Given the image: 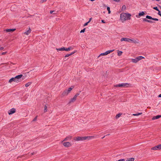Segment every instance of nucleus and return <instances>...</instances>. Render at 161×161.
<instances>
[{
  "instance_id": "f257e3e1",
  "label": "nucleus",
  "mask_w": 161,
  "mask_h": 161,
  "mask_svg": "<svg viewBox=\"0 0 161 161\" xmlns=\"http://www.w3.org/2000/svg\"><path fill=\"white\" fill-rule=\"evenodd\" d=\"M131 15L130 14L123 13L120 14V18L121 22L123 23L127 20L130 19Z\"/></svg>"
},
{
  "instance_id": "f03ea898",
  "label": "nucleus",
  "mask_w": 161,
  "mask_h": 161,
  "mask_svg": "<svg viewBox=\"0 0 161 161\" xmlns=\"http://www.w3.org/2000/svg\"><path fill=\"white\" fill-rule=\"evenodd\" d=\"M23 76L22 75H20L16 76L15 77L11 78L8 81L9 83H11L13 81L17 83L19 82V79Z\"/></svg>"
},
{
  "instance_id": "7ed1b4c3",
  "label": "nucleus",
  "mask_w": 161,
  "mask_h": 161,
  "mask_svg": "<svg viewBox=\"0 0 161 161\" xmlns=\"http://www.w3.org/2000/svg\"><path fill=\"white\" fill-rule=\"evenodd\" d=\"M120 41L121 42L124 41L129 42H131L132 43H139V41L137 39H136V40H134L133 39H130V38H122L120 40Z\"/></svg>"
},
{
  "instance_id": "20e7f679",
  "label": "nucleus",
  "mask_w": 161,
  "mask_h": 161,
  "mask_svg": "<svg viewBox=\"0 0 161 161\" xmlns=\"http://www.w3.org/2000/svg\"><path fill=\"white\" fill-rule=\"evenodd\" d=\"M91 136H84V137H76V138L75 139V140L77 141H83L88 139H89L91 138Z\"/></svg>"
},
{
  "instance_id": "39448f33",
  "label": "nucleus",
  "mask_w": 161,
  "mask_h": 161,
  "mask_svg": "<svg viewBox=\"0 0 161 161\" xmlns=\"http://www.w3.org/2000/svg\"><path fill=\"white\" fill-rule=\"evenodd\" d=\"M144 58L142 56H139L135 58H132L131 59V61L133 63H137L138 61Z\"/></svg>"
},
{
  "instance_id": "423d86ee",
  "label": "nucleus",
  "mask_w": 161,
  "mask_h": 161,
  "mask_svg": "<svg viewBox=\"0 0 161 161\" xmlns=\"http://www.w3.org/2000/svg\"><path fill=\"white\" fill-rule=\"evenodd\" d=\"M130 85L128 83H122L120 84L117 85L115 86H116L118 87H128Z\"/></svg>"
},
{
  "instance_id": "0eeeda50",
  "label": "nucleus",
  "mask_w": 161,
  "mask_h": 161,
  "mask_svg": "<svg viewBox=\"0 0 161 161\" xmlns=\"http://www.w3.org/2000/svg\"><path fill=\"white\" fill-rule=\"evenodd\" d=\"M153 150H158L161 149V144L158 145L151 148Z\"/></svg>"
},
{
  "instance_id": "6e6552de",
  "label": "nucleus",
  "mask_w": 161,
  "mask_h": 161,
  "mask_svg": "<svg viewBox=\"0 0 161 161\" xmlns=\"http://www.w3.org/2000/svg\"><path fill=\"white\" fill-rule=\"evenodd\" d=\"M63 145L66 147H69L71 145L70 143L69 142H64L63 143Z\"/></svg>"
},
{
  "instance_id": "1a4fd4ad",
  "label": "nucleus",
  "mask_w": 161,
  "mask_h": 161,
  "mask_svg": "<svg viewBox=\"0 0 161 161\" xmlns=\"http://www.w3.org/2000/svg\"><path fill=\"white\" fill-rule=\"evenodd\" d=\"M15 109L14 108H12L8 111V113L9 114H11L15 112Z\"/></svg>"
},
{
  "instance_id": "9d476101",
  "label": "nucleus",
  "mask_w": 161,
  "mask_h": 161,
  "mask_svg": "<svg viewBox=\"0 0 161 161\" xmlns=\"http://www.w3.org/2000/svg\"><path fill=\"white\" fill-rule=\"evenodd\" d=\"M31 32V30L30 28H29V29L26 30L25 32L24 33V34L28 35L29 34H30Z\"/></svg>"
},
{
  "instance_id": "9b49d317",
  "label": "nucleus",
  "mask_w": 161,
  "mask_h": 161,
  "mask_svg": "<svg viewBox=\"0 0 161 161\" xmlns=\"http://www.w3.org/2000/svg\"><path fill=\"white\" fill-rule=\"evenodd\" d=\"M76 99V96H74L69 101V103H71L74 102L75 101Z\"/></svg>"
},
{
  "instance_id": "f8f14e48",
  "label": "nucleus",
  "mask_w": 161,
  "mask_h": 161,
  "mask_svg": "<svg viewBox=\"0 0 161 161\" xmlns=\"http://www.w3.org/2000/svg\"><path fill=\"white\" fill-rule=\"evenodd\" d=\"M160 117H161V115H158L155 116L153 117V118H152V119L155 120L156 119H157L159 118Z\"/></svg>"
},
{
  "instance_id": "ddd939ff",
  "label": "nucleus",
  "mask_w": 161,
  "mask_h": 161,
  "mask_svg": "<svg viewBox=\"0 0 161 161\" xmlns=\"http://www.w3.org/2000/svg\"><path fill=\"white\" fill-rule=\"evenodd\" d=\"M145 14L144 12L143 11L142 12L140 13L139 14V15H136V17L137 18H139V16H141L144 15Z\"/></svg>"
},
{
  "instance_id": "4468645a",
  "label": "nucleus",
  "mask_w": 161,
  "mask_h": 161,
  "mask_svg": "<svg viewBox=\"0 0 161 161\" xmlns=\"http://www.w3.org/2000/svg\"><path fill=\"white\" fill-rule=\"evenodd\" d=\"M69 92H68V91L67 90H65L64 92L62 93V95L63 96L67 95L69 93Z\"/></svg>"
},
{
  "instance_id": "2eb2a0df",
  "label": "nucleus",
  "mask_w": 161,
  "mask_h": 161,
  "mask_svg": "<svg viewBox=\"0 0 161 161\" xmlns=\"http://www.w3.org/2000/svg\"><path fill=\"white\" fill-rule=\"evenodd\" d=\"M72 49V48L71 47H68L67 48L64 47V51H69Z\"/></svg>"
},
{
  "instance_id": "dca6fc26",
  "label": "nucleus",
  "mask_w": 161,
  "mask_h": 161,
  "mask_svg": "<svg viewBox=\"0 0 161 161\" xmlns=\"http://www.w3.org/2000/svg\"><path fill=\"white\" fill-rule=\"evenodd\" d=\"M15 30V29H8L6 30L5 31L6 32H13Z\"/></svg>"
},
{
  "instance_id": "f3484780",
  "label": "nucleus",
  "mask_w": 161,
  "mask_h": 161,
  "mask_svg": "<svg viewBox=\"0 0 161 161\" xmlns=\"http://www.w3.org/2000/svg\"><path fill=\"white\" fill-rule=\"evenodd\" d=\"M71 136H68L66 137V138H65L64 140L63 141V142L64 141H68L69 140H70L71 139Z\"/></svg>"
},
{
  "instance_id": "a211bd4d",
  "label": "nucleus",
  "mask_w": 161,
  "mask_h": 161,
  "mask_svg": "<svg viewBox=\"0 0 161 161\" xmlns=\"http://www.w3.org/2000/svg\"><path fill=\"white\" fill-rule=\"evenodd\" d=\"M75 52H73L69 54H67L65 56V57H67L71 56L75 53Z\"/></svg>"
},
{
  "instance_id": "6ab92c4d",
  "label": "nucleus",
  "mask_w": 161,
  "mask_h": 161,
  "mask_svg": "<svg viewBox=\"0 0 161 161\" xmlns=\"http://www.w3.org/2000/svg\"><path fill=\"white\" fill-rule=\"evenodd\" d=\"M126 9V7L125 5H123L122 7L121 10L124 11Z\"/></svg>"
},
{
  "instance_id": "aec40b11",
  "label": "nucleus",
  "mask_w": 161,
  "mask_h": 161,
  "mask_svg": "<svg viewBox=\"0 0 161 161\" xmlns=\"http://www.w3.org/2000/svg\"><path fill=\"white\" fill-rule=\"evenodd\" d=\"M114 50H108V51H106V53L107 55H108V54L110 53H111L112 52H113Z\"/></svg>"
},
{
  "instance_id": "412c9836",
  "label": "nucleus",
  "mask_w": 161,
  "mask_h": 161,
  "mask_svg": "<svg viewBox=\"0 0 161 161\" xmlns=\"http://www.w3.org/2000/svg\"><path fill=\"white\" fill-rule=\"evenodd\" d=\"M31 83H32V82H28L27 83H26L25 84V86L26 87H27L29 86L30 85H31Z\"/></svg>"
},
{
  "instance_id": "4be33fe9",
  "label": "nucleus",
  "mask_w": 161,
  "mask_h": 161,
  "mask_svg": "<svg viewBox=\"0 0 161 161\" xmlns=\"http://www.w3.org/2000/svg\"><path fill=\"white\" fill-rule=\"evenodd\" d=\"M56 49L57 51H64V47H63L60 48H56Z\"/></svg>"
},
{
  "instance_id": "5701e85b",
  "label": "nucleus",
  "mask_w": 161,
  "mask_h": 161,
  "mask_svg": "<svg viewBox=\"0 0 161 161\" xmlns=\"http://www.w3.org/2000/svg\"><path fill=\"white\" fill-rule=\"evenodd\" d=\"M122 53H123V52L121 51H118V56H120L122 55Z\"/></svg>"
},
{
  "instance_id": "b1692460",
  "label": "nucleus",
  "mask_w": 161,
  "mask_h": 161,
  "mask_svg": "<svg viewBox=\"0 0 161 161\" xmlns=\"http://www.w3.org/2000/svg\"><path fill=\"white\" fill-rule=\"evenodd\" d=\"M146 18L149 19H153V18L152 17L149 16V15H147L146 16Z\"/></svg>"
},
{
  "instance_id": "393cba45",
  "label": "nucleus",
  "mask_w": 161,
  "mask_h": 161,
  "mask_svg": "<svg viewBox=\"0 0 161 161\" xmlns=\"http://www.w3.org/2000/svg\"><path fill=\"white\" fill-rule=\"evenodd\" d=\"M121 114H117V115H116V116H115L116 118L117 119L118 118L121 116Z\"/></svg>"
},
{
  "instance_id": "a878e982",
  "label": "nucleus",
  "mask_w": 161,
  "mask_h": 161,
  "mask_svg": "<svg viewBox=\"0 0 161 161\" xmlns=\"http://www.w3.org/2000/svg\"><path fill=\"white\" fill-rule=\"evenodd\" d=\"M107 55L106 53V52H105V53H101L100 54V55L98 57H99L100 56H105V55Z\"/></svg>"
},
{
  "instance_id": "bb28decb",
  "label": "nucleus",
  "mask_w": 161,
  "mask_h": 161,
  "mask_svg": "<svg viewBox=\"0 0 161 161\" xmlns=\"http://www.w3.org/2000/svg\"><path fill=\"white\" fill-rule=\"evenodd\" d=\"M73 88H73L69 87L68 88V90H67L68 91V92H69V93Z\"/></svg>"
},
{
  "instance_id": "cd10ccee",
  "label": "nucleus",
  "mask_w": 161,
  "mask_h": 161,
  "mask_svg": "<svg viewBox=\"0 0 161 161\" xmlns=\"http://www.w3.org/2000/svg\"><path fill=\"white\" fill-rule=\"evenodd\" d=\"M142 114V113H139L138 114H132L133 116H138L140 115H141Z\"/></svg>"
},
{
  "instance_id": "c85d7f7f",
  "label": "nucleus",
  "mask_w": 161,
  "mask_h": 161,
  "mask_svg": "<svg viewBox=\"0 0 161 161\" xmlns=\"http://www.w3.org/2000/svg\"><path fill=\"white\" fill-rule=\"evenodd\" d=\"M44 112H46L47 111V106L46 105H44Z\"/></svg>"
},
{
  "instance_id": "c756f323",
  "label": "nucleus",
  "mask_w": 161,
  "mask_h": 161,
  "mask_svg": "<svg viewBox=\"0 0 161 161\" xmlns=\"http://www.w3.org/2000/svg\"><path fill=\"white\" fill-rule=\"evenodd\" d=\"M107 10L108 11V14H110V12H111V11H110V8L109 7H107Z\"/></svg>"
},
{
  "instance_id": "7c9ffc66",
  "label": "nucleus",
  "mask_w": 161,
  "mask_h": 161,
  "mask_svg": "<svg viewBox=\"0 0 161 161\" xmlns=\"http://www.w3.org/2000/svg\"><path fill=\"white\" fill-rule=\"evenodd\" d=\"M153 8L154 9H155L157 11H159V10H158V8L156 7H154Z\"/></svg>"
},
{
  "instance_id": "2f4dec72",
  "label": "nucleus",
  "mask_w": 161,
  "mask_h": 161,
  "mask_svg": "<svg viewBox=\"0 0 161 161\" xmlns=\"http://www.w3.org/2000/svg\"><path fill=\"white\" fill-rule=\"evenodd\" d=\"M85 29L84 28V29H83V30H82L80 31V33H83L85 32Z\"/></svg>"
},
{
  "instance_id": "473e14b6",
  "label": "nucleus",
  "mask_w": 161,
  "mask_h": 161,
  "mask_svg": "<svg viewBox=\"0 0 161 161\" xmlns=\"http://www.w3.org/2000/svg\"><path fill=\"white\" fill-rule=\"evenodd\" d=\"M143 20L145 21H146L147 22V21H148V20L146 18H143Z\"/></svg>"
},
{
  "instance_id": "72a5a7b5",
  "label": "nucleus",
  "mask_w": 161,
  "mask_h": 161,
  "mask_svg": "<svg viewBox=\"0 0 161 161\" xmlns=\"http://www.w3.org/2000/svg\"><path fill=\"white\" fill-rule=\"evenodd\" d=\"M88 23H89L88 22H87L86 23H85L84 24V26H86L88 25Z\"/></svg>"
},
{
  "instance_id": "f704fd0d",
  "label": "nucleus",
  "mask_w": 161,
  "mask_h": 161,
  "mask_svg": "<svg viewBox=\"0 0 161 161\" xmlns=\"http://www.w3.org/2000/svg\"><path fill=\"white\" fill-rule=\"evenodd\" d=\"M37 116H36L35 118L33 119V121H35L36 120L37 118Z\"/></svg>"
},
{
  "instance_id": "c9c22d12",
  "label": "nucleus",
  "mask_w": 161,
  "mask_h": 161,
  "mask_svg": "<svg viewBox=\"0 0 161 161\" xmlns=\"http://www.w3.org/2000/svg\"><path fill=\"white\" fill-rule=\"evenodd\" d=\"M152 20H155V21H158V19L157 18H153V19H152Z\"/></svg>"
},
{
  "instance_id": "e433bc0d",
  "label": "nucleus",
  "mask_w": 161,
  "mask_h": 161,
  "mask_svg": "<svg viewBox=\"0 0 161 161\" xmlns=\"http://www.w3.org/2000/svg\"><path fill=\"white\" fill-rule=\"evenodd\" d=\"M158 14L161 17V13L159 10L158 11Z\"/></svg>"
},
{
  "instance_id": "4c0bfd02",
  "label": "nucleus",
  "mask_w": 161,
  "mask_h": 161,
  "mask_svg": "<svg viewBox=\"0 0 161 161\" xmlns=\"http://www.w3.org/2000/svg\"><path fill=\"white\" fill-rule=\"evenodd\" d=\"M147 22H149V23H153V22L152 21V20H148V21H147Z\"/></svg>"
},
{
  "instance_id": "58836bf2",
  "label": "nucleus",
  "mask_w": 161,
  "mask_h": 161,
  "mask_svg": "<svg viewBox=\"0 0 161 161\" xmlns=\"http://www.w3.org/2000/svg\"><path fill=\"white\" fill-rule=\"evenodd\" d=\"M7 52H3L1 53V55H3L6 54L7 53Z\"/></svg>"
},
{
  "instance_id": "ea45409f",
  "label": "nucleus",
  "mask_w": 161,
  "mask_h": 161,
  "mask_svg": "<svg viewBox=\"0 0 161 161\" xmlns=\"http://www.w3.org/2000/svg\"><path fill=\"white\" fill-rule=\"evenodd\" d=\"M47 0H41V2L42 3H43L46 1Z\"/></svg>"
},
{
  "instance_id": "a19ab883",
  "label": "nucleus",
  "mask_w": 161,
  "mask_h": 161,
  "mask_svg": "<svg viewBox=\"0 0 161 161\" xmlns=\"http://www.w3.org/2000/svg\"><path fill=\"white\" fill-rule=\"evenodd\" d=\"M4 49V47H0V50H3Z\"/></svg>"
},
{
  "instance_id": "79ce46f5",
  "label": "nucleus",
  "mask_w": 161,
  "mask_h": 161,
  "mask_svg": "<svg viewBox=\"0 0 161 161\" xmlns=\"http://www.w3.org/2000/svg\"><path fill=\"white\" fill-rule=\"evenodd\" d=\"M92 19V18H90L89 19V20L88 21V23H89V22H91Z\"/></svg>"
},
{
  "instance_id": "37998d69",
  "label": "nucleus",
  "mask_w": 161,
  "mask_h": 161,
  "mask_svg": "<svg viewBox=\"0 0 161 161\" xmlns=\"http://www.w3.org/2000/svg\"><path fill=\"white\" fill-rule=\"evenodd\" d=\"M101 22H102V23H105V22L103 20H101Z\"/></svg>"
},
{
  "instance_id": "c03bdc74",
  "label": "nucleus",
  "mask_w": 161,
  "mask_h": 161,
  "mask_svg": "<svg viewBox=\"0 0 161 161\" xmlns=\"http://www.w3.org/2000/svg\"><path fill=\"white\" fill-rule=\"evenodd\" d=\"M79 95V93H77V94H76L75 95V96H76V97H77Z\"/></svg>"
},
{
  "instance_id": "a18cd8bd",
  "label": "nucleus",
  "mask_w": 161,
  "mask_h": 161,
  "mask_svg": "<svg viewBox=\"0 0 161 161\" xmlns=\"http://www.w3.org/2000/svg\"><path fill=\"white\" fill-rule=\"evenodd\" d=\"M54 11H50V13L51 14H52V13H53Z\"/></svg>"
},
{
  "instance_id": "49530a36",
  "label": "nucleus",
  "mask_w": 161,
  "mask_h": 161,
  "mask_svg": "<svg viewBox=\"0 0 161 161\" xmlns=\"http://www.w3.org/2000/svg\"><path fill=\"white\" fill-rule=\"evenodd\" d=\"M158 97H161V94H159V95H158Z\"/></svg>"
},
{
  "instance_id": "de8ad7c7",
  "label": "nucleus",
  "mask_w": 161,
  "mask_h": 161,
  "mask_svg": "<svg viewBox=\"0 0 161 161\" xmlns=\"http://www.w3.org/2000/svg\"><path fill=\"white\" fill-rule=\"evenodd\" d=\"M105 136H104L102 138V139H103V138H104L105 137Z\"/></svg>"
},
{
  "instance_id": "09e8293b",
  "label": "nucleus",
  "mask_w": 161,
  "mask_h": 161,
  "mask_svg": "<svg viewBox=\"0 0 161 161\" xmlns=\"http://www.w3.org/2000/svg\"><path fill=\"white\" fill-rule=\"evenodd\" d=\"M159 7L161 9V6H159Z\"/></svg>"
},
{
  "instance_id": "8fccbe9b",
  "label": "nucleus",
  "mask_w": 161,
  "mask_h": 161,
  "mask_svg": "<svg viewBox=\"0 0 161 161\" xmlns=\"http://www.w3.org/2000/svg\"><path fill=\"white\" fill-rule=\"evenodd\" d=\"M109 135V134H108V135H106V136H108V135Z\"/></svg>"
},
{
  "instance_id": "3c124183",
  "label": "nucleus",
  "mask_w": 161,
  "mask_h": 161,
  "mask_svg": "<svg viewBox=\"0 0 161 161\" xmlns=\"http://www.w3.org/2000/svg\"><path fill=\"white\" fill-rule=\"evenodd\" d=\"M33 154H34V153H31V154L32 155Z\"/></svg>"
},
{
  "instance_id": "603ef678",
  "label": "nucleus",
  "mask_w": 161,
  "mask_h": 161,
  "mask_svg": "<svg viewBox=\"0 0 161 161\" xmlns=\"http://www.w3.org/2000/svg\"><path fill=\"white\" fill-rule=\"evenodd\" d=\"M55 14V13H53V14Z\"/></svg>"
}]
</instances>
